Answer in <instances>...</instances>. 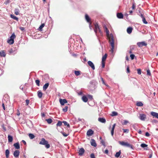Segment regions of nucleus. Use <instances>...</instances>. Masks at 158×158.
<instances>
[{
    "label": "nucleus",
    "mask_w": 158,
    "mask_h": 158,
    "mask_svg": "<svg viewBox=\"0 0 158 158\" xmlns=\"http://www.w3.org/2000/svg\"><path fill=\"white\" fill-rule=\"evenodd\" d=\"M98 120L99 122L102 123H105L106 122V119L103 118H99Z\"/></svg>",
    "instance_id": "2eb2a0df"
},
{
    "label": "nucleus",
    "mask_w": 158,
    "mask_h": 158,
    "mask_svg": "<svg viewBox=\"0 0 158 158\" xmlns=\"http://www.w3.org/2000/svg\"><path fill=\"white\" fill-rule=\"evenodd\" d=\"M94 131L91 129H90L88 130L87 132V135L89 136L92 135L94 134Z\"/></svg>",
    "instance_id": "9b49d317"
},
{
    "label": "nucleus",
    "mask_w": 158,
    "mask_h": 158,
    "mask_svg": "<svg viewBox=\"0 0 158 158\" xmlns=\"http://www.w3.org/2000/svg\"><path fill=\"white\" fill-rule=\"evenodd\" d=\"M130 56L131 58V60H133L134 58V57L135 56L134 54H131Z\"/></svg>",
    "instance_id": "8fccbe9b"
},
{
    "label": "nucleus",
    "mask_w": 158,
    "mask_h": 158,
    "mask_svg": "<svg viewBox=\"0 0 158 158\" xmlns=\"http://www.w3.org/2000/svg\"><path fill=\"white\" fill-rule=\"evenodd\" d=\"M132 28L131 27H129L127 28V33L129 34H130L132 30Z\"/></svg>",
    "instance_id": "aec40b11"
},
{
    "label": "nucleus",
    "mask_w": 158,
    "mask_h": 158,
    "mask_svg": "<svg viewBox=\"0 0 158 158\" xmlns=\"http://www.w3.org/2000/svg\"><path fill=\"white\" fill-rule=\"evenodd\" d=\"M82 100L85 102H86L88 101V98L85 95L83 96L82 97Z\"/></svg>",
    "instance_id": "6ab92c4d"
},
{
    "label": "nucleus",
    "mask_w": 158,
    "mask_h": 158,
    "mask_svg": "<svg viewBox=\"0 0 158 158\" xmlns=\"http://www.w3.org/2000/svg\"><path fill=\"white\" fill-rule=\"evenodd\" d=\"M124 133H128L129 132V130L128 129H123Z\"/></svg>",
    "instance_id": "c03bdc74"
},
{
    "label": "nucleus",
    "mask_w": 158,
    "mask_h": 158,
    "mask_svg": "<svg viewBox=\"0 0 158 158\" xmlns=\"http://www.w3.org/2000/svg\"><path fill=\"white\" fill-rule=\"evenodd\" d=\"M115 126H116V124L115 123L114 124V125H113L111 129H113L114 130Z\"/></svg>",
    "instance_id": "052dcab7"
},
{
    "label": "nucleus",
    "mask_w": 158,
    "mask_h": 158,
    "mask_svg": "<svg viewBox=\"0 0 158 158\" xmlns=\"http://www.w3.org/2000/svg\"><path fill=\"white\" fill-rule=\"evenodd\" d=\"M44 23L41 24L39 28V30L40 31H41L42 30V29L44 27Z\"/></svg>",
    "instance_id": "c9c22d12"
},
{
    "label": "nucleus",
    "mask_w": 158,
    "mask_h": 158,
    "mask_svg": "<svg viewBox=\"0 0 158 158\" xmlns=\"http://www.w3.org/2000/svg\"><path fill=\"white\" fill-rule=\"evenodd\" d=\"M38 96L40 98H41L42 97L43 93L40 90H39L37 92Z\"/></svg>",
    "instance_id": "393cba45"
},
{
    "label": "nucleus",
    "mask_w": 158,
    "mask_h": 158,
    "mask_svg": "<svg viewBox=\"0 0 158 158\" xmlns=\"http://www.w3.org/2000/svg\"><path fill=\"white\" fill-rule=\"evenodd\" d=\"M10 151L8 149H7L5 151V155L6 158H8L9 156Z\"/></svg>",
    "instance_id": "bb28decb"
},
{
    "label": "nucleus",
    "mask_w": 158,
    "mask_h": 158,
    "mask_svg": "<svg viewBox=\"0 0 158 158\" xmlns=\"http://www.w3.org/2000/svg\"><path fill=\"white\" fill-rule=\"evenodd\" d=\"M127 73H129L130 72V70L129 69V67H128L127 68Z\"/></svg>",
    "instance_id": "774afa93"
},
{
    "label": "nucleus",
    "mask_w": 158,
    "mask_h": 158,
    "mask_svg": "<svg viewBox=\"0 0 158 158\" xmlns=\"http://www.w3.org/2000/svg\"><path fill=\"white\" fill-rule=\"evenodd\" d=\"M140 146L142 148H144L146 147H147L148 146V145L146 144L143 143L141 144Z\"/></svg>",
    "instance_id": "a19ab883"
},
{
    "label": "nucleus",
    "mask_w": 158,
    "mask_h": 158,
    "mask_svg": "<svg viewBox=\"0 0 158 158\" xmlns=\"http://www.w3.org/2000/svg\"><path fill=\"white\" fill-rule=\"evenodd\" d=\"M49 85V83H46L43 87V89L45 91L47 89Z\"/></svg>",
    "instance_id": "4be33fe9"
},
{
    "label": "nucleus",
    "mask_w": 158,
    "mask_h": 158,
    "mask_svg": "<svg viewBox=\"0 0 158 158\" xmlns=\"http://www.w3.org/2000/svg\"><path fill=\"white\" fill-rule=\"evenodd\" d=\"M147 75L149 76L151 75V73L149 69H148L147 70Z\"/></svg>",
    "instance_id": "a18cd8bd"
},
{
    "label": "nucleus",
    "mask_w": 158,
    "mask_h": 158,
    "mask_svg": "<svg viewBox=\"0 0 158 158\" xmlns=\"http://www.w3.org/2000/svg\"><path fill=\"white\" fill-rule=\"evenodd\" d=\"M129 123V122L126 120H124V122L123 123H122V124L124 125H125L127 124V123Z\"/></svg>",
    "instance_id": "49530a36"
},
{
    "label": "nucleus",
    "mask_w": 158,
    "mask_h": 158,
    "mask_svg": "<svg viewBox=\"0 0 158 158\" xmlns=\"http://www.w3.org/2000/svg\"><path fill=\"white\" fill-rule=\"evenodd\" d=\"M102 67L104 68L105 66V63L104 61H102Z\"/></svg>",
    "instance_id": "13d9d810"
},
{
    "label": "nucleus",
    "mask_w": 158,
    "mask_h": 158,
    "mask_svg": "<svg viewBox=\"0 0 158 158\" xmlns=\"http://www.w3.org/2000/svg\"><path fill=\"white\" fill-rule=\"evenodd\" d=\"M101 143H102V144L105 147H106V145H105V143L104 141L103 140H102L101 141Z\"/></svg>",
    "instance_id": "09e8293b"
},
{
    "label": "nucleus",
    "mask_w": 158,
    "mask_h": 158,
    "mask_svg": "<svg viewBox=\"0 0 158 158\" xmlns=\"http://www.w3.org/2000/svg\"><path fill=\"white\" fill-rule=\"evenodd\" d=\"M75 75L77 76H78L80 74V71H75Z\"/></svg>",
    "instance_id": "4c0bfd02"
},
{
    "label": "nucleus",
    "mask_w": 158,
    "mask_h": 158,
    "mask_svg": "<svg viewBox=\"0 0 158 158\" xmlns=\"http://www.w3.org/2000/svg\"><path fill=\"white\" fill-rule=\"evenodd\" d=\"M20 29L21 30V31H23L24 29V28L23 27H20Z\"/></svg>",
    "instance_id": "69168bd1"
},
{
    "label": "nucleus",
    "mask_w": 158,
    "mask_h": 158,
    "mask_svg": "<svg viewBox=\"0 0 158 158\" xmlns=\"http://www.w3.org/2000/svg\"><path fill=\"white\" fill-rule=\"evenodd\" d=\"M145 136H150V134L148 132H146L145 133Z\"/></svg>",
    "instance_id": "bf43d9fd"
},
{
    "label": "nucleus",
    "mask_w": 158,
    "mask_h": 158,
    "mask_svg": "<svg viewBox=\"0 0 158 158\" xmlns=\"http://www.w3.org/2000/svg\"><path fill=\"white\" fill-rule=\"evenodd\" d=\"M101 81H102V83L104 85H106V83L104 81L103 78H101Z\"/></svg>",
    "instance_id": "6e6d98bb"
},
{
    "label": "nucleus",
    "mask_w": 158,
    "mask_h": 158,
    "mask_svg": "<svg viewBox=\"0 0 158 158\" xmlns=\"http://www.w3.org/2000/svg\"><path fill=\"white\" fill-rule=\"evenodd\" d=\"M40 81L39 80H35V83L38 86H40Z\"/></svg>",
    "instance_id": "79ce46f5"
},
{
    "label": "nucleus",
    "mask_w": 158,
    "mask_h": 158,
    "mask_svg": "<svg viewBox=\"0 0 158 158\" xmlns=\"http://www.w3.org/2000/svg\"><path fill=\"white\" fill-rule=\"evenodd\" d=\"M20 89L23 90L24 88L23 86L22 85H21L20 87Z\"/></svg>",
    "instance_id": "680f3d73"
},
{
    "label": "nucleus",
    "mask_w": 158,
    "mask_h": 158,
    "mask_svg": "<svg viewBox=\"0 0 158 158\" xmlns=\"http://www.w3.org/2000/svg\"><path fill=\"white\" fill-rule=\"evenodd\" d=\"M88 64L90 66L93 70H94L95 69V66L93 63L91 61H88Z\"/></svg>",
    "instance_id": "0eeeda50"
},
{
    "label": "nucleus",
    "mask_w": 158,
    "mask_h": 158,
    "mask_svg": "<svg viewBox=\"0 0 158 158\" xmlns=\"http://www.w3.org/2000/svg\"><path fill=\"white\" fill-rule=\"evenodd\" d=\"M14 146L15 148L17 149H19L20 148L19 144V143L18 142L14 143Z\"/></svg>",
    "instance_id": "a211bd4d"
},
{
    "label": "nucleus",
    "mask_w": 158,
    "mask_h": 158,
    "mask_svg": "<svg viewBox=\"0 0 158 158\" xmlns=\"http://www.w3.org/2000/svg\"><path fill=\"white\" fill-rule=\"evenodd\" d=\"M29 136L31 139H33L35 137L34 135L30 133L29 134Z\"/></svg>",
    "instance_id": "e433bc0d"
},
{
    "label": "nucleus",
    "mask_w": 158,
    "mask_h": 158,
    "mask_svg": "<svg viewBox=\"0 0 158 158\" xmlns=\"http://www.w3.org/2000/svg\"><path fill=\"white\" fill-rule=\"evenodd\" d=\"M68 107L67 106H66L64 107V108L62 110L63 112H65L67 111L68 110Z\"/></svg>",
    "instance_id": "ea45409f"
},
{
    "label": "nucleus",
    "mask_w": 158,
    "mask_h": 158,
    "mask_svg": "<svg viewBox=\"0 0 158 158\" xmlns=\"http://www.w3.org/2000/svg\"><path fill=\"white\" fill-rule=\"evenodd\" d=\"M118 115V113L115 111L112 112L111 116H116Z\"/></svg>",
    "instance_id": "58836bf2"
},
{
    "label": "nucleus",
    "mask_w": 158,
    "mask_h": 158,
    "mask_svg": "<svg viewBox=\"0 0 158 158\" xmlns=\"http://www.w3.org/2000/svg\"><path fill=\"white\" fill-rule=\"evenodd\" d=\"M137 73L138 74L140 75L141 74V70L139 69H137Z\"/></svg>",
    "instance_id": "de8ad7c7"
},
{
    "label": "nucleus",
    "mask_w": 158,
    "mask_h": 158,
    "mask_svg": "<svg viewBox=\"0 0 158 158\" xmlns=\"http://www.w3.org/2000/svg\"><path fill=\"white\" fill-rule=\"evenodd\" d=\"M114 129H111V135L113 136L114 135Z\"/></svg>",
    "instance_id": "3c124183"
},
{
    "label": "nucleus",
    "mask_w": 158,
    "mask_h": 158,
    "mask_svg": "<svg viewBox=\"0 0 158 158\" xmlns=\"http://www.w3.org/2000/svg\"><path fill=\"white\" fill-rule=\"evenodd\" d=\"M121 153V150H119L118 152L116 153L115 155V156L116 157L118 158V157Z\"/></svg>",
    "instance_id": "cd10ccee"
},
{
    "label": "nucleus",
    "mask_w": 158,
    "mask_h": 158,
    "mask_svg": "<svg viewBox=\"0 0 158 158\" xmlns=\"http://www.w3.org/2000/svg\"><path fill=\"white\" fill-rule=\"evenodd\" d=\"M29 102L30 101H29V100H28V99L26 100V105L27 106L29 104Z\"/></svg>",
    "instance_id": "5fc2aeb1"
},
{
    "label": "nucleus",
    "mask_w": 158,
    "mask_h": 158,
    "mask_svg": "<svg viewBox=\"0 0 158 158\" xmlns=\"http://www.w3.org/2000/svg\"><path fill=\"white\" fill-rule=\"evenodd\" d=\"M62 133L64 137H66L68 135V134L64 132H62Z\"/></svg>",
    "instance_id": "603ef678"
},
{
    "label": "nucleus",
    "mask_w": 158,
    "mask_h": 158,
    "mask_svg": "<svg viewBox=\"0 0 158 158\" xmlns=\"http://www.w3.org/2000/svg\"><path fill=\"white\" fill-rule=\"evenodd\" d=\"M20 154V152L18 150H16L14 152L13 155L15 157H18Z\"/></svg>",
    "instance_id": "1a4fd4ad"
},
{
    "label": "nucleus",
    "mask_w": 158,
    "mask_h": 158,
    "mask_svg": "<svg viewBox=\"0 0 158 158\" xmlns=\"http://www.w3.org/2000/svg\"><path fill=\"white\" fill-rule=\"evenodd\" d=\"M151 114L153 117L158 119V113L152 111L151 112Z\"/></svg>",
    "instance_id": "ddd939ff"
},
{
    "label": "nucleus",
    "mask_w": 158,
    "mask_h": 158,
    "mask_svg": "<svg viewBox=\"0 0 158 158\" xmlns=\"http://www.w3.org/2000/svg\"><path fill=\"white\" fill-rule=\"evenodd\" d=\"M10 17L12 18L13 19H14L18 21L19 20L18 18L16 17L15 16L13 15H10Z\"/></svg>",
    "instance_id": "7c9ffc66"
},
{
    "label": "nucleus",
    "mask_w": 158,
    "mask_h": 158,
    "mask_svg": "<svg viewBox=\"0 0 158 158\" xmlns=\"http://www.w3.org/2000/svg\"><path fill=\"white\" fill-rule=\"evenodd\" d=\"M63 123H64V125L65 126H67V127L68 128L70 127L69 124L67 123V122L66 121H63L62 122Z\"/></svg>",
    "instance_id": "2f4dec72"
},
{
    "label": "nucleus",
    "mask_w": 158,
    "mask_h": 158,
    "mask_svg": "<svg viewBox=\"0 0 158 158\" xmlns=\"http://www.w3.org/2000/svg\"><path fill=\"white\" fill-rule=\"evenodd\" d=\"M62 122L60 121H58L56 125L57 127H60L62 125Z\"/></svg>",
    "instance_id": "473e14b6"
},
{
    "label": "nucleus",
    "mask_w": 158,
    "mask_h": 158,
    "mask_svg": "<svg viewBox=\"0 0 158 158\" xmlns=\"http://www.w3.org/2000/svg\"><path fill=\"white\" fill-rule=\"evenodd\" d=\"M95 29H94V32L96 34L98 30L100 29V28H99V26L98 25V24H96L95 25Z\"/></svg>",
    "instance_id": "f3484780"
},
{
    "label": "nucleus",
    "mask_w": 158,
    "mask_h": 158,
    "mask_svg": "<svg viewBox=\"0 0 158 158\" xmlns=\"http://www.w3.org/2000/svg\"><path fill=\"white\" fill-rule=\"evenodd\" d=\"M119 143L122 146L127 147L133 149V147L132 145L130 144L127 142H125L123 141H118Z\"/></svg>",
    "instance_id": "7ed1b4c3"
},
{
    "label": "nucleus",
    "mask_w": 158,
    "mask_h": 158,
    "mask_svg": "<svg viewBox=\"0 0 158 158\" xmlns=\"http://www.w3.org/2000/svg\"><path fill=\"white\" fill-rule=\"evenodd\" d=\"M9 53L10 54H15L16 53V52L15 49H14L13 48H10L9 50Z\"/></svg>",
    "instance_id": "4468645a"
},
{
    "label": "nucleus",
    "mask_w": 158,
    "mask_h": 158,
    "mask_svg": "<svg viewBox=\"0 0 158 158\" xmlns=\"http://www.w3.org/2000/svg\"><path fill=\"white\" fill-rule=\"evenodd\" d=\"M78 94L79 95H81L82 94V92L81 91H80L78 93Z\"/></svg>",
    "instance_id": "e2e57ef3"
},
{
    "label": "nucleus",
    "mask_w": 158,
    "mask_h": 158,
    "mask_svg": "<svg viewBox=\"0 0 158 158\" xmlns=\"http://www.w3.org/2000/svg\"><path fill=\"white\" fill-rule=\"evenodd\" d=\"M16 36L14 33H13L10 37V38L8 39L7 42L10 44H12L14 43V39L15 38Z\"/></svg>",
    "instance_id": "20e7f679"
},
{
    "label": "nucleus",
    "mask_w": 158,
    "mask_h": 158,
    "mask_svg": "<svg viewBox=\"0 0 158 158\" xmlns=\"http://www.w3.org/2000/svg\"><path fill=\"white\" fill-rule=\"evenodd\" d=\"M117 16L119 19H122L123 18V15L122 13H117Z\"/></svg>",
    "instance_id": "412c9836"
},
{
    "label": "nucleus",
    "mask_w": 158,
    "mask_h": 158,
    "mask_svg": "<svg viewBox=\"0 0 158 158\" xmlns=\"http://www.w3.org/2000/svg\"><path fill=\"white\" fill-rule=\"evenodd\" d=\"M104 28L105 31L106 32L107 35L108 36L109 43L111 46V52L113 53L114 48V41L113 37L112 35L111 34L110 36H109V31L106 26H105Z\"/></svg>",
    "instance_id": "f257e3e1"
},
{
    "label": "nucleus",
    "mask_w": 158,
    "mask_h": 158,
    "mask_svg": "<svg viewBox=\"0 0 158 158\" xmlns=\"http://www.w3.org/2000/svg\"><path fill=\"white\" fill-rule=\"evenodd\" d=\"M87 97L88 98L91 100H92L93 99V96L91 95H88Z\"/></svg>",
    "instance_id": "37998d69"
},
{
    "label": "nucleus",
    "mask_w": 158,
    "mask_h": 158,
    "mask_svg": "<svg viewBox=\"0 0 158 158\" xmlns=\"http://www.w3.org/2000/svg\"><path fill=\"white\" fill-rule=\"evenodd\" d=\"M85 152V150L83 148H81L79 150L78 153L79 156H81L83 155Z\"/></svg>",
    "instance_id": "f8f14e48"
},
{
    "label": "nucleus",
    "mask_w": 158,
    "mask_h": 158,
    "mask_svg": "<svg viewBox=\"0 0 158 158\" xmlns=\"http://www.w3.org/2000/svg\"><path fill=\"white\" fill-rule=\"evenodd\" d=\"M46 121H47L48 123V124L51 123L52 121V119L51 118H50L47 119H46Z\"/></svg>",
    "instance_id": "f704fd0d"
},
{
    "label": "nucleus",
    "mask_w": 158,
    "mask_h": 158,
    "mask_svg": "<svg viewBox=\"0 0 158 158\" xmlns=\"http://www.w3.org/2000/svg\"><path fill=\"white\" fill-rule=\"evenodd\" d=\"M91 144L92 146L96 147L97 146V144L95 140L94 139H91Z\"/></svg>",
    "instance_id": "dca6fc26"
},
{
    "label": "nucleus",
    "mask_w": 158,
    "mask_h": 158,
    "mask_svg": "<svg viewBox=\"0 0 158 158\" xmlns=\"http://www.w3.org/2000/svg\"><path fill=\"white\" fill-rule=\"evenodd\" d=\"M8 141L9 142H11L12 141L13 138L12 136L10 135H8Z\"/></svg>",
    "instance_id": "5701e85b"
},
{
    "label": "nucleus",
    "mask_w": 158,
    "mask_h": 158,
    "mask_svg": "<svg viewBox=\"0 0 158 158\" xmlns=\"http://www.w3.org/2000/svg\"><path fill=\"white\" fill-rule=\"evenodd\" d=\"M22 142L24 144V145H26V141L24 140H22Z\"/></svg>",
    "instance_id": "0e129e2a"
},
{
    "label": "nucleus",
    "mask_w": 158,
    "mask_h": 158,
    "mask_svg": "<svg viewBox=\"0 0 158 158\" xmlns=\"http://www.w3.org/2000/svg\"><path fill=\"white\" fill-rule=\"evenodd\" d=\"M90 157L91 158H95L94 153H92L91 154Z\"/></svg>",
    "instance_id": "864d4df0"
},
{
    "label": "nucleus",
    "mask_w": 158,
    "mask_h": 158,
    "mask_svg": "<svg viewBox=\"0 0 158 158\" xmlns=\"http://www.w3.org/2000/svg\"><path fill=\"white\" fill-rule=\"evenodd\" d=\"M104 153L106 154H108L109 153V151L108 149H106Z\"/></svg>",
    "instance_id": "4d7b16f0"
},
{
    "label": "nucleus",
    "mask_w": 158,
    "mask_h": 158,
    "mask_svg": "<svg viewBox=\"0 0 158 158\" xmlns=\"http://www.w3.org/2000/svg\"><path fill=\"white\" fill-rule=\"evenodd\" d=\"M19 10L18 9H15V13L16 15H18L19 14Z\"/></svg>",
    "instance_id": "72a5a7b5"
},
{
    "label": "nucleus",
    "mask_w": 158,
    "mask_h": 158,
    "mask_svg": "<svg viewBox=\"0 0 158 158\" xmlns=\"http://www.w3.org/2000/svg\"><path fill=\"white\" fill-rule=\"evenodd\" d=\"M137 45L139 47H141L143 46H146L147 44L145 42L143 41L141 42H138L137 43Z\"/></svg>",
    "instance_id": "423d86ee"
},
{
    "label": "nucleus",
    "mask_w": 158,
    "mask_h": 158,
    "mask_svg": "<svg viewBox=\"0 0 158 158\" xmlns=\"http://www.w3.org/2000/svg\"><path fill=\"white\" fill-rule=\"evenodd\" d=\"M107 56V55L106 54H105L104 55L102 58V61H105Z\"/></svg>",
    "instance_id": "c756f323"
},
{
    "label": "nucleus",
    "mask_w": 158,
    "mask_h": 158,
    "mask_svg": "<svg viewBox=\"0 0 158 158\" xmlns=\"http://www.w3.org/2000/svg\"><path fill=\"white\" fill-rule=\"evenodd\" d=\"M135 6L134 4H133L132 6V8L133 9H134L135 8Z\"/></svg>",
    "instance_id": "338daca9"
},
{
    "label": "nucleus",
    "mask_w": 158,
    "mask_h": 158,
    "mask_svg": "<svg viewBox=\"0 0 158 158\" xmlns=\"http://www.w3.org/2000/svg\"><path fill=\"white\" fill-rule=\"evenodd\" d=\"M139 15L141 17L142 19V21L143 23L145 24H147L148 23V22L146 21V19L144 17L143 14L141 13L140 15Z\"/></svg>",
    "instance_id": "6e6552de"
},
{
    "label": "nucleus",
    "mask_w": 158,
    "mask_h": 158,
    "mask_svg": "<svg viewBox=\"0 0 158 158\" xmlns=\"http://www.w3.org/2000/svg\"><path fill=\"white\" fill-rule=\"evenodd\" d=\"M6 54L4 51H0V56L4 57L6 56Z\"/></svg>",
    "instance_id": "b1692460"
},
{
    "label": "nucleus",
    "mask_w": 158,
    "mask_h": 158,
    "mask_svg": "<svg viewBox=\"0 0 158 158\" xmlns=\"http://www.w3.org/2000/svg\"><path fill=\"white\" fill-rule=\"evenodd\" d=\"M136 105L138 106H143V104L141 102H137Z\"/></svg>",
    "instance_id": "c85d7f7f"
},
{
    "label": "nucleus",
    "mask_w": 158,
    "mask_h": 158,
    "mask_svg": "<svg viewBox=\"0 0 158 158\" xmlns=\"http://www.w3.org/2000/svg\"><path fill=\"white\" fill-rule=\"evenodd\" d=\"M39 144L41 145H44L45 147L47 149L49 148L50 147V144H48V141L46 140L45 139L43 138L41 139Z\"/></svg>",
    "instance_id": "f03ea898"
},
{
    "label": "nucleus",
    "mask_w": 158,
    "mask_h": 158,
    "mask_svg": "<svg viewBox=\"0 0 158 158\" xmlns=\"http://www.w3.org/2000/svg\"><path fill=\"white\" fill-rule=\"evenodd\" d=\"M60 102L61 105H64L65 103L67 102V101L66 99H60Z\"/></svg>",
    "instance_id": "9d476101"
},
{
    "label": "nucleus",
    "mask_w": 158,
    "mask_h": 158,
    "mask_svg": "<svg viewBox=\"0 0 158 158\" xmlns=\"http://www.w3.org/2000/svg\"><path fill=\"white\" fill-rule=\"evenodd\" d=\"M139 118L142 121H145L146 118V115L143 114H139Z\"/></svg>",
    "instance_id": "39448f33"
},
{
    "label": "nucleus",
    "mask_w": 158,
    "mask_h": 158,
    "mask_svg": "<svg viewBox=\"0 0 158 158\" xmlns=\"http://www.w3.org/2000/svg\"><path fill=\"white\" fill-rule=\"evenodd\" d=\"M85 18L86 20L89 23H90V18L89 17V16L87 14H86L85 15Z\"/></svg>",
    "instance_id": "a878e982"
}]
</instances>
